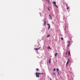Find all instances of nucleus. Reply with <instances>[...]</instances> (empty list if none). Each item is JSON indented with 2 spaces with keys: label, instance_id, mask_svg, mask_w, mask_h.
Returning a JSON list of instances; mask_svg holds the SVG:
<instances>
[{
  "label": "nucleus",
  "instance_id": "obj_1",
  "mask_svg": "<svg viewBox=\"0 0 80 80\" xmlns=\"http://www.w3.org/2000/svg\"><path fill=\"white\" fill-rule=\"evenodd\" d=\"M53 3L55 5V7H57V8H58V6H57V5H56V2L54 1L53 2Z\"/></svg>",
  "mask_w": 80,
  "mask_h": 80
},
{
  "label": "nucleus",
  "instance_id": "obj_2",
  "mask_svg": "<svg viewBox=\"0 0 80 80\" xmlns=\"http://www.w3.org/2000/svg\"><path fill=\"white\" fill-rule=\"evenodd\" d=\"M36 77H38V78H39V74L38 73V72H36Z\"/></svg>",
  "mask_w": 80,
  "mask_h": 80
},
{
  "label": "nucleus",
  "instance_id": "obj_3",
  "mask_svg": "<svg viewBox=\"0 0 80 80\" xmlns=\"http://www.w3.org/2000/svg\"><path fill=\"white\" fill-rule=\"evenodd\" d=\"M68 62L66 63V65H67L68 64V63H69V62H70V59H69L68 58Z\"/></svg>",
  "mask_w": 80,
  "mask_h": 80
},
{
  "label": "nucleus",
  "instance_id": "obj_4",
  "mask_svg": "<svg viewBox=\"0 0 80 80\" xmlns=\"http://www.w3.org/2000/svg\"><path fill=\"white\" fill-rule=\"evenodd\" d=\"M47 25L48 26V30H50V24H47Z\"/></svg>",
  "mask_w": 80,
  "mask_h": 80
},
{
  "label": "nucleus",
  "instance_id": "obj_5",
  "mask_svg": "<svg viewBox=\"0 0 80 80\" xmlns=\"http://www.w3.org/2000/svg\"><path fill=\"white\" fill-rule=\"evenodd\" d=\"M40 47L39 48H35V50H39L40 49Z\"/></svg>",
  "mask_w": 80,
  "mask_h": 80
},
{
  "label": "nucleus",
  "instance_id": "obj_6",
  "mask_svg": "<svg viewBox=\"0 0 80 80\" xmlns=\"http://www.w3.org/2000/svg\"><path fill=\"white\" fill-rule=\"evenodd\" d=\"M49 63H51V59H50L49 61Z\"/></svg>",
  "mask_w": 80,
  "mask_h": 80
},
{
  "label": "nucleus",
  "instance_id": "obj_7",
  "mask_svg": "<svg viewBox=\"0 0 80 80\" xmlns=\"http://www.w3.org/2000/svg\"><path fill=\"white\" fill-rule=\"evenodd\" d=\"M57 54H58V53L57 52L55 54V57H57Z\"/></svg>",
  "mask_w": 80,
  "mask_h": 80
},
{
  "label": "nucleus",
  "instance_id": "obj_8",
  "mask_svg": "<svg viewBox=\"0 0 80 80\" xmlns=\"http://www.w3.org/2000/svg\"><path fill=\"white\" fill-rule=\"evenodd\" d=\"M70 51H69L68 52V55H70Z\"/></svg>",
  "mask_w": 80,
  "mask_h": 80
},
{
  "label": "nucleus",
  "instance_id": "obj_9",
  "mask_svg": "<svg viewBox=\"0 0 80 80\" xmlns=\"http://www.w3.org/2000/svg\"><path fill=\"white\" fill-rule=\"evenodd\" d=\"M67 42H68V44H70V41H68Z\"/></svg>",
  "mask_w": 80,
  "mask_h": 80
},
{
  "label": "nucleus",
  "instance_id": "obj_10",
  "mask_svg": "<svg viewBox=\"0 0 80 80\" xmlns=\"http://www.w3.org/2000/svg\"><path fill=\"white\" fill-rule=\"evenodd\" d=\"M49 37H50V35H48L47 37H48V38Z\"/></svg>",
  "mask_w": 80,
  "mask_h": 80
},
{
  "label": "nucleus",
  "instance_id": "obj_11",
  "mask_svg": "<svg viewBox=\"0 0 80 80\" xmlns=\"http://www.w3.org/2000/svg\"><path fill=\"white\" fill-rule=\"evenodd\" d=\"M46 23V22L45 21H44V25H45V24Z\"/></svg>",
  "mask_w": 80,
  "mask_h": 80
},
{
  "label": "nucleus",
  "instance_id": "obj_12",
  "mask_svg": "<svg viewBox=\"0 0 80 80\" xmlns=\"http://www.w3.org/2000/svg\"><path fill=\"white\" fill-rule=\"evenodd\" d=\"M57 71L58 72V71H59V69H58V68L57 69Z\"/></svg>",
  "mask_w": 80,
  "mask_h": 80
},
{
  "label": "nucleus",
  "instance_id": "obj_13",
  "mask_svg": "<svg viewBox=\"0 0 80 80\" xmlns=\"http://www.w3.org/2000/svg\"><path fill=\"white\" fill-rule=\"evenodd\" d=\"M67 10H68V9H69V7H67Z\"/></svg>",
  "mask_w": 80,
  "mask_h": 80
},
{
  "label": "nucleus",
  "instance_id": "obj_14",
  "mask_svg": "<svg viewBox=\"0 0 80 80\" xmlns=\"http://www.w3.org/2000/svg\"><path fill=\"white\" fill-rule=\"evenodd\" d=\"M36 70H37V71H38V70H39V69H38V68H37V69H36Z\"/></svg>",
  "mask_w": 80,
  "mask_h": 80
},
{
  "label": "nucleus",
  "instance_id": "obj_15",
  "mask_svg": "<svg viewBox=\"0 0 80 80\" xmlns=\"http://www.w3.org/2000/svg\"><path fill=\"white\" fill-rule=\"evenodd\" d=\"M61 40H63V38H61Z\"/></svg>",
  "mask_w": 80,
  "mask_h": 80
},
{
  "label": "nucleus",
  "instance_id": "obj_16",
  "mask_svg": "<svg viewBox=\"0 0 80 80\" xmlns=\"http://www.w3.org/2000/svg\"><path fill=\"white\" fill-rule=\"evenodd\" d=\"M69 45H70V44H68V47Z\"/></svg>",
  "mask_w": 80,
  "mask_h": 80
},
{
  "label": "nucleus",
  "instance_id": "obj_17",
  "mask_svg": "<svg viewBox=\"0 0 80 80\" xmlns=\"http://www.w3.org/2000/svg\"><path fill=\"white\" fill-rule=\"evenodd\" d=\"M53 75H55V72L53 73Z\"/></svg>",
  "mask_w": 80,
  "mask_h": 80
},
{
  "label": "nucleus",
  "instance_id": "obj_18",
  "mask_svg": "<svg viewBox=\"0 0 80 80\" xmlns=\"http://www.w3.org/2000/svg\"><path fill=\"white\" fill-rule=\"evenodd\" d=\"M50 18L51 19H52V17H51H51H50Z\"/></svg>",
  "mask_w": 80,
  "mask_h": 80
},
{
  "label": "nucleus",
  "instance_id": "obj_19",
  "mask_svg": "<svg viewBox=\"0 0 80 80\" xmlns=\"http://www.w3.org/2000/svg\"><path fill=\"white\" fill-rule=\"evenodd\" d=\"M54 72H55V68H54Z\"/></svg>",
  "mask_w": 80,
  "mask_h": 80
},
{
  "label": "nucleus",
  "instance_id": "obj_20",
  "mask_svg": "<svg viewBox=\"0 0 80 80\" xmlns=\"http://www.w3.org/2000/svg\"><path fill=\"white\" fill-rule=\"evenodd\" d=\"M49 48L50 50H51V48L50 47H49Z\"/></svg>",
  "mask_w": 80,
  "mask_h": 80
},
{
  "label": "nucleus",
  "instance_id": "obj_21",
  "mask_svg": "<svg viewBox=\"0 0 80 80\" xmlns=\"http://www.w3.org/2000/svg\"><path fill=\"white\" fill-rule=\"evenodd\" d=\"M67 28V27H66V25H65V29H66V28Z\"/></svg>",
  "mask_w": 80,
  "mask_h": 80
},
{
  "label": "nucleus",
  "instance_id": "obj_22",
  "mask_svg": "<svg viewBox=\"0 0 80 80\" xmlns=\"http://www.w3.org/2000/svg\"><path fill=\"white\" fill-rule=\"evenodd\" d=\"M38 73L39 74V75H40V74H41V73Z\"/></svg>",
  "mask_w": 80,
  "mask_h": 80
},
{
  "label": "nucleus",
  "instance_id": "obj_23",
  "mask_svg": "<svg viewBox=\"0 0 80 80\" xmlns=\"http://www.w3.org/2000/svg\"><path fill=\"white\" fill-rule=\"evenodd\" d=\"M58 75H60V74H59V72H58Z\"/></svg>",
  "mask_w": 80,
  "mask_h": 80
},
{
  "label": "nucleus",
  "instance_id": "obj_24",
  "mask_svg": "<svg viewBox=\"0 0 80 80\" xmlns=\"http://www.w3.org/2000/svg\"><path fill=\"white\" fill-rule=\"evenodd\" d=\"M47 1L48 2H49V0H47Z\"/></svg>",
  "mask_w": 80,
  "mask_h": 80
},
{
  "label": "nucleus",
  "instance_id": "obj_25",
  "mask_svg": "<svg viewBox=\"0 0 80 80\" xmlns=\"http://www.w3.org/2000/svg\"><path fill=\"white\" fill-rule=\"evenodd\" d=\"M48 10L49 11H50V9H49V8H48Z\"/></svg>",
  "mask_w": 80,
  "mask_h": 80
},
{
  "label": "nucleus",
  "instance_id": "obj_26",
  "mask_svg": "<svg viewBox=\"0 0 80 80\" xmlns=\"http://www.w3.org/2000/svg\"><path fill=\"white\" fill-rule=\"evenodd\" d=\"M67 54V52H66V55Z\"/></svg>",
  "mask_w": 80,
  "mask_h": 80
},
{
  "label": "nucleus",
  "instance_id": "obj_27",
  "mask_svg": "<svg viewBox=\"0 0 80 80\" xmlns=\"http://www.w3.org/2000/svg\"><path fill=\"white\" fill-rule=\"evenodd\" d=\"M41 74H42H42H43V73H41Z\"/></svg>",
  "mask_w": 80,
  "mask_h": 80
},
{
  "label": "nucleus",
  "instance_id": "obj_28",
  "mask_svg": "<svg viewBox=\"0 0 80 80\" xmlns=\"http://www.w3.org/2000/svg\"><path fill=\"white\" fill-rule=\"evenodd\" d=\"M66 7H68L67 6V4H66Z\"/></svg>",
  "mask_w": 80,
  "mask_h": 80
},
{
  "label": "nucleus",
  "instance_id": "obj_29",
  "mask_svg": "<svg viewBox=\"0 0 80 80\" xmlns=\"http://www.w3.org/2000/svg\"><path fill=\"white\" fill-rule=\"evenodd\" d=\"M49 16H50V17H51V15H50Z\"/></svg>",
  "mask_w": 80,
  "mask_h": 80
},
{
  "label": "nucleus",
  "instance_id": "obj_30",
  "mask_svg": "<svg viewBox=\"0 0 80 80\" xmlns=\"http://www.w3.org/2000/svg\"><path fill=\"white\" fill-rule=\"evenodd\" d=\"M50 80H52V79H51V78H50Z\"/></svg>",
  "mask_w": 80,
  "mask_h": 80
},
{
  "label": "nucleus",
  "instance_id": "obj_31",
  "mask_svg": "<svg viewBox=\"0 0 80 80\" xmlns=\"http://www.w3.org/2000/svg\"><path fill=\"white\" fill-rule=\"evenodd\" d=\"M47 0H46V1H47Z\"/></svg>",
  "mask_w": 80,
  "mask_h": 80
}]
</instances>
